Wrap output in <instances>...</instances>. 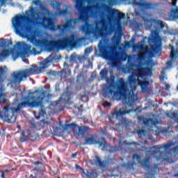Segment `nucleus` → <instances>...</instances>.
I'll list each match as a JSON object with an SVG mask.
<instances>
[{"mask_svg":"<svg viewBox=\"0 0 178 178\" xmlns=\"http://www.w3.org/2000/svg\"><path fill=\"white\" fill-rule=\"evenodd\" d=\"M133 5L138 6L141 12H144V10L147 9H152V8H154V4H152V3H148L147 1H144V0H133Z\"/></svg>","mask_w":178,"mask_h":178,"instance_id":"4468645a","label":"nucleus"},{"mask_svg":"<svg viewBox=\"0 0 178 178\" xmlns=\"http://www.w3.org/2000/svg\"><path fill=\"white\" fill-rule=\"evenodd\" d=\"M61 102H62V97H60L58 100L54 102V105L56 106L60 105Z\"/></svg>","mask_w":178,"mask_h":178,"instance_id":"a19ab883","label":"nucleus"},{"mask_svg":"<svg viewBox=\"0 0 178 178\" xmlns=\"http://www.w3.org/2000/svg\"><path fill=\"white\" fill-rule=\"evenodd\" d=\"M86 178H97L98 177V174L94 171H87L86 172L83 173Z\"/></svg>","mask_w":178,"mask_h":178,"instance_id":"bb28decb","label":"nucleus"},{"mask_svg":"<svg viewBox=\"0 0 178 178\" xmlns=\"http://www.w3.org/2000/svg\"><path fill=\"white\" fill-rule=\"evenodd\" d=\"M103 106H104V108H108V106H111V103H109V102H106V103L103 104Z\"/></svg>","mask_w":178,"mask_h":178,"instance_id":"09e8293b","label":"nucleus"},{"mask_svg":"<svg viewBox=\"0 0 178 178\" xmlns=\"http://www.w3.org/2000/svg\"><path fill=\"white\" fill-rule=\"evenodd\" d=\"M170 88V85H169L168 83L165 84V90H166V91H169Z\"/></svg>","mask_w":178,"mask_h":178,"instance_id":"864d4df0","label":"nucleus"},{"mask_svg":"<svg viewBox=\"0 0 178 178\" xmlns=\"http://www.w3.org/2000/svg\"><path fill=\"white\" fill-rule=\"evenodd\" d=\"M3 89L2 87H0V102H2V104H6V99L5 97H6V95L3 92H2Z\"/></svg>","mask_w":178,"mask_h":178,"instance_id":"7c9ffc66","label":"nucleus"},{"mask_svg":"<svg viewBox=\"0 0 178 178\" xmlns=\"http://www.w3.org/2000/svg\"><path fill=\"white\" fill-rule=\"evenodd\" d=\"M26 139H27V136H26V134L24 133V131L22 132L21 136H20V138H19L20 141L22 143H24V141Z\"/></svg>","mask_w":178,"mask_h":178,"instance_id":"e433bc0d","label":"nucleus"},{"mask_svg":"<svg viewBox=\"0 0 178 178\" xmlns=\"http://www.w3.org/2000/svg\"><path fill=\"white\" fill-rule=\"evenodd\" d=\"M120 40H121L120 36H118L117 38L115 37L114 38V42H115L117 45H119V44H120Z\"/></svg>","mask_w":178,"mask_h":178,"instance_id":"58836bf2","label":"nucleus"},{"mask_svg":"<svg viewBox=\"0 0 178 178\" xmlns=\"http://www.w3.org/2000/svg\"><path fill=\"white\" fill-rule=\"evenodd\" d=\"M51 6L54 9H56L57 10L59 16H65V15H67L69 13V10L67 8H65V10H60V3L53 1L51 2Z\"/></svg>","mask_w":178,"mask_h":178,"instance_id":"dca6fc26","label":"nucleus"},{"mask_svg":"<svg viewBox=\"0 0 178 178\" xmlns=\"http://www.w3.org/2000/svg\"><path fill=\"white\" fill-rule=\"evenodd\" d=\"M23 95H24V93H23V92H21V97H23Z\"/></svg>","mask_w":178,"mask_h":178,"instance_id":"69168bd1","label":"nucleus"},{"mask_svg":"<svg viewBox=\"0 0 178 178\" xmlns=\"http://www.w3.org/2000/svg\"><path fill=\"white\" fill-rule=\"evenodd\" d=\"M33 163L34 165H35V166H38V165H41V163H41L40 161H35Z\"/></svg>","mask_w":178,"mask_h":178,"instance_id":"5fc2aeb1","label":"nucleus"},{"mask_svg":"<svg viewBox=\"0 0 178 178\" xmlns=\"http://www.w3.org/2000/svg\"><path fill=\"white\" fill-rule=\"evenodd\" d=\"M102 143L105 144L102 145V147H103V148H106V149H107V151H108V152L111 154H113V152H116V151H118V147L115 146H111L109 144H108V142H106V138L104 137H102Z\"/></svg>","mask_w":178,"mask_h":178,"instance_id":"aec40b11","label":"nucleus"},{"mask_svg":"<svg viewBox=\"0 0 178 178\" xmlns=\"http://www.w3.org/2000/svg\"><path fill=\"white\" fill-rule=\"evenodd\" d=\"M95 160L94 161V163L95 165H99L100 168H106V161H102L101 157L99 156H95Z\"/></svg>","mask_w":178,"mask_h":178,"instance_id":"b1692460","label":"nucleus"},{"mask_svg":"<svg viewBox=\"0 0 178 178\" xmlns=\"http://www.w3.org/2000/svg\"><path fill=\"white\" fill-rule=\"evenodd\" d=\"M155 63L152 62L151 60H149V67H140L136 70V77L138 79H141L144 77V76H147L149 72V76H152V66H154Z\"/></svg>","mask_w":178,"mask_h":178,"instance_id":"f8f14e48","label":"nucleus"},{"mask_svg":"<svg viewBox=\"0 0 178 178\" xmlns=\"http://www.w3.org/2000/svg\"><path fill=\"white\" fill-rule=\"evenodd\" d=\"M175 177H178V172H177L176 174H175Z\"/></svg>","mask_w":178,"mask_h":178,"instance_id":"0e129e2a","label":"nucleus"},{"mask_svg":"<svg viewBox=\"0 0 178 178\" xmlns=\"http://www.w3.org/2000/svg\"><path fill=\"white\" fill-rule=\"evenodd\" d=\"M110 15L112 16V17H115L116 20H122V19L124 17V14L116 9H113Z\"/></svg>","mask_w":178,"mask_h":178,"instance_id":"4be33fe9","label":"nucleus"},{"mask_svg":"<svg viewBox=\"0 0 178 178\" xmlns=\"http://www.w3.org/2000/svg\"><path fill=\"white\" fill-rule=\"evenodd\" d=\"M42 123L43 124H47V126H49V129H50V131L52 133H55V127H54V125H52V124H51V122L49 121H47L45 120H42Z\"/></svg>","mask_w":178,"mask_h":178,"instance_id":"c756f323","label":"nucleus"},{"mask_svg":"<svg viewBox=\"0 0 178 178\" xmlns=\"http://www.w3.org/2000/svg\"><path fill=\"white\" fill-rule=\"evenodd\" d=\"M91 52V49L87 48L85 49V54H90Z\"/></svg>","mask_w":178,"mask_h":178,"instance_id":"8fccbe9b","label":"nucleus"},{"mask_svg":"<svg viewBox=\"0 0 178 178\" xmlns=\"http://www.w3.org/2000/svg\"><path fill=\"white\" fill-rule=\"evenodd\" d=\"M37 99H38V101H37V102H40V104L38 106L40 107V110L39 111V115L35 116V118L38 120H40V118L42 117L45 116L47 112L45 111V108L44 107V104H42V99L43 98L41 97L40 96H38L37 97Z\"/></svg>","mask_w":178,"mask_h":178,"instance_id":"412c9836","label":"nucleus"},{"mask_svg":"<svg viewBox=\"0 0 178 178\" xmlns=\"http://www.w3.org/2000/svg\"><path fill=\"white\" fill-rule=\"evenodd\" d=\"M145 54H147V55L149 54V48L148 47V46H146L145 47V54L140 53L138 55V60H144V59H145Z\"/></svg>","mask_w":178,"mask_h":178,"instance_id":"393cba45","label":"nucleus"},{"mask_svg":"<svg viewBox=\"0 0 178 178\" xmlns=\"http://www.w3.org/2000/svg\"><path fill=\"white\" fill-rule=\"evenodd\" d=\"M122 168H125L126 169H128L129 170L131 169H134V162H130L128 161L127 163H124L121 164Z\"/></svg>","mask_w":178,"mask_h":178,"instance_id":"cd10ccee","label":"nucleus"},{"mask_svg":"<svg viewBox=\"0 0 178 178\" xmlns=\"http://www.w3.org/2000/svg\"><path fill=\"white\" fill-rule=\"evenodd\" d=\"M72 158H76L77 156V153H74L72 154Z\"/></svg>","mask_w":178,"mask_h":178,"instance_id":"13d9d810","label":"nucleus"},{"mask_svg":"<svg viewBox=\"0 0 178 178\" xmlns=\"http://www.w3.org/2000/svg\"><path fill=\"white\" fill-rule=\"evenodd\" d=\"M75 168L77 170H80V172L83 175V173H85L84 169H83L82 168L80 167V165H76Z\"/></svg>","mask_w":178,"mask_h":178,"instance_id":"ea45409f","label":"nucleus"},{"mask_svg":"<svg viewBox=\"0 0 178 178\" xmlns=\"http://www.w3.org/2000/svg\"><path fill=\"white\" fill-rule=\"evenodd\" d=\"M173 145V142H170L162 145L154 146V150L152 151V155L159 154V155L155 156L156 161H164V162H168V163H174L175 156L173 154V152H170V150L168 151L165 154L161 152V149L166 151Z\"/></svg>","mask_w":178,"mask_h":178,"instance_id":"0eeeda50","label":"nucleus"},{"mask_svg":"<svg viewBox=\"0 0 178 178\" xmlns=\"http://www.w3.org/2000/svg\"><path fill=\"white\" fill-rule=\"evenodd\" d=\"M45 69V66L38 67L37 65H32L30 68L25 70H19L13 72L10 75V79L8 80L9 84L12 86H17L24 81L27 77L33 76V74H38L41 73V70Z\"/></svg>","mask_w":178,"mask_h":178,"instance_id":"423d86ee","label":"nucleus"},{"mask_svg":"<svg viewBox=\"0 0 178 178\" xmlns=\"http://www.w3.org/2000/svg\"><path fill=\"white\" fill-rule=\"evenodd\" d=\"M139 47L140 48H143L144 46L143 44H140Z\"/></svg>","mask_w":178,"mask_h":178,"instance_id":"338daca9","label":"nucleus"},{"mask_svg":"<svg viewBox=\"0 0 178 178\" xmlns=\"http://www.w3.org/2000/svg\"><path fill=\"white\" fill-rule=\"evenodd\" d=\"M49 62H51V60H49V58H47L46 59V63H49Z\"/></svg>","mask_w":178,"mask_h":178,"instance_id":"e2e57ef3","label":"nucleus"},{"mask_svg":"<svg viewBox=\"0 0 178 178\" xmlns=\"http://www.w3.org/2000/svg\"><path fill=\"white\" fill-rule=\"evenodd\" d=\"M4 110L6 111L4 118H6L8 123H15V122H16V116H15L13 112L10 111V108L8 106H5Z\"/></svg>","mask_w":178,"mask_h":178,"instance_id":"2eb2a0df","label":"nucleus"},{"mask_svg":"<svg viewBox=\"0 0 178 178\" xmlns=\"http://www.w3.org/2000/svg\"><path fill=\"white\" fill-rule=\"evenodd\" d=\"M134 161L136 159L138 162H140V165L147 169V172L149 176H147L146 178H155V175L156 172L159 170V164L154 163L153 165H151V156H146L143 160H141V156L138 154H134L133 155Z\"/></svg>","mask_w":178,"mask_h":178,"instance_id":"1a4fd4ad","label":"nucleus"},{"mask_svg":"<svg viewBox=\"0 0 178 178\" xmlns=\"http://www.w3.org/2000/svg\"><path fill=\"white\" fill-rule=\"evenodd\" d=\"M138 84L141 88L142 92L149 94V87H148L149 86V81H141L138 79Z\"/></svg>","mask_w":178,"mask_h":178,"instance_id":"a211bd4d","label":"nucleus"},{"mask_svg":"<svg viewBox=\"0 0 178 178\" xmlns=\"http://www.w3.org/2000/svg\"><path fill=\"white\" fill-rule=\"evenodd\" d=\"M170 152H173V155L176 154V152H178V145L171 149H170Z\"/></svg>","mask_w":178,"mask_h":178,"instance_id":"4c0bfd02","label":"nucleus"},{"mask_svg":"<svg viewBox=\"0 0 178 178\" xmlns=\"http://www.w3.org/2000/svg\"><path fill=\"white\" fill-rule=\"evenodd\" d=\"M169 18L172 20H176V19H178V6H176L175 8H172L170 10Z\"/></svg>","mask_w":178,"mask_h":178,"instance_id":"5701e85b","label":"nucleus"},{"mask_svg":"<svg viewBox=\"0 0 178 178\" xmlns=\"http://www.w3.org/2000/svg\"><path fill=\"white\" fill-rule=\"evenodd\" d=\"M111 80V83L109 84V86L103 90V97L104 98H113L118 92L120 98L124 101L125 104L136 102V95H134L136 87L134 84L137 83V80L134 78V76L130 75L128 77V83L131 88V90L126 85L124 79L118 78L117 82H115V77L113 76Z\"/></svg>","mask_w":178,"mask_h":178,"instance_id":"f03ea898","label":"nucleus"},{"mask_svg":"<svg viewBox=\"0 0 178 178\" xmlns=\"http://www.w3.org/2000/svg\"><path fill=\"white\" fill-rule=\"evenodd\" d=\"M145 119V118H144L143 116H139L138 118V120H139V122H144Z\"/></svg>","mask_w":178,"mask_h":178,"instance_id":"de8ad7c7","label":"nucleus"},{"mask_svg":"<svg viewBox=\"0 0 178 178\" xmlns=\"http://www.w3.org/2000/svg\"><path fill=\"white\" fill-rule=\"evenodd\" d=\"M151 23H152L151 26H153V27L155 30V31H154V33H155L156 31H158V30H159V29L165 28V24H163V22H162V20L152 19H151Z\"/></svg>","mask_w":178,"mask_h":178,"instance_id":"6ab92c4d","label":"nucleus"},{"mask_svg":"<svg viewBox=\"0 0 178 178\" xmlns=\"http://www.w3.org/2000/svg\"><path fill=\"white\" fill-rule=\"evenodd\" d=\"M99 74L100 77L105 79V77H106V74H108V71L106 69H103L101 70Z\"/></svg>","mask_w":178,"mask_h":178,"instance_id":"f704fd0d","label":"nucleus"},{"mask_svg":"<svg viewBox=\"0 0 178 178\" xmlns=\"http://www.w3.org/2000/svg\"><path fill=\"white\" fill-rule=\"evenodd\" d=\"M129 145H139V144L136 142H131L129 143Z\"/></svg>","mask_w":178,"mask_h":178,"instance_id":"3c124183","label":"nucleus"},{"mask_svg":"<svg viewBox=\"0 0 178 178\" xmlns=\"http://www.w3.org/2000/svg\"><path fill=\"white\" fill-rule=\"evenodd\" d=\"M41 105V102H37L34 95H27L24 97V101L19 103L17 108H14L15 112H19L22 111L23 108H38V106Z\"/></svg>","mask_w":178,"mask_h":178,"instance_id":"9d476101","label":"nucleus"},{"mask_svg":"<svg viewBox=\"0 0 178 178\" xmlns=\"http://www.w3.org/2000/svg\"><path fill=\"white\" fill-rule=\"evenodd\" d=\"M98 49L100 54L107 58L114 66H116L120 60L124 62L127 59V54L125 52L110 50L108 47V42L105 38L99 41Z\"/></svg>","mask_w":178,"mask_h":178,"instance_id":"39448f33","label":"nucleus"},{"mask_svg":"<svg viewBox=\"0 0 178 178\" xmlns=\"http://www.w3.org/2000/svg\"><path fill=\"white\" fill-rule=\"evenodd\" d=\"M8 44V42H6V39L1 38L0 39V47L1 48H5Z\"/></svg>","mask_w":178,"mask_h":178,"instance_id":"72a5a7b5","label":"nucleus"},{"mask_svg":"<svg viewBox=\"0 0 178 178\" xmlns=\"http://www.w3.org/2000/svg\"><path fill=\"white\" fill-rule=\"evenodd\" d=\"M10 55V51L9 49H3L0 52V58H8Z\"/></svg>","mask_w":178,"mask_h":178,"instance_id":"c85d7f7f","label":"nucleus"},{"mask_svg":"<svg viewBox=\"0 0 178 178\" xmlns=\"http://www.w3.org/2000/svg\"><path fill=\"white\" fill-rule=\"evenodd\" d=\"M145 133V131L144 129H140L138 131V134H144Z\"/></svg>","mask_w":178,"mask_h":178,"instance_id":"603ef678","label":"nucleus"},{"mask_svg":"<svg viewBox=\"0 0 178 178\" xmlns=\"http://www.w3.org/2000/svg\"><path fill=\"white\" fill-rule=\"evenodd\" d=\"M148 42L149 44V47L154 54H159L161 51H162V48L161 47V42L158 40V38L155 36H152V38H148Z\"/></svg>","mask_w":178,"mask_h":178,"instance_id":"ddd939ff","label":"nucleus"},{"mask_svg":"<svg viewBox=\"0 0 178 178\" xmlns=\"http://www.w3.org/2000/svg\"><path fill=\"white\" fill-rule=\"evenodd\" d=\"M85 144H86V145H92V144H94V145L98 144V145L99 147H102V145H104L105 146V144H104L102 143V137H101L99 139V140H97L94 138V135H92V134L90 135V137L87 138L85 140Z\"/></svg>","mask_w":178,"mask_h":178,"instance_id":"f3484780","label":"nucleus"},{"mask_svg":"<svg viewBox=\"0 0 178 178\" xmlns=\"http://www.w3.org/2000/svg\"><path fill=\"white\" fill-rule=\"evenodd\" d=\"M30 177L31 178H37V174L36 173H34V175L32 174L30 175Z\"/></svg>","mask_w":178,"mask_h":178,"instance_id":"4d7b16f0","label":"nucleus"},{"mask_svg":"<svg viewBox=\"0 0 178 178\" xmlns=\"http://www.w3.org/2000/svg\"><path fill=\"white\" fill-rule=\"evenodd\" d=\"M31 41L33 45L40 51L44 48V49L49 51V52H52L55 51V49L76 47L80 42V39L76 37L74 34H72L57 40H48L47 39L38 40L33 38Z\"/></svg>","mask_w":178,"mask_h":178,"instance_id":"7ed1b4c3","label":"nucleus"},{"mask_svg":"<svg viewBox=\"0 0 178 178\" xmlns=\"http://www.w3.org/2000/svg\"><path fill=\"white\" fill-rule=\"evenodd\" d=\"M101 23H102V29L100 28L98 29V33L100 35H102V34H104L102 29L106 30L108 29V24H106V21L104 19L101 21Z\"/></svg>","mask_w":178,"mask_h":178,"instance_id":"a878e982","label":"nucleus"},{"mask_svg":"<svg viewBox=\"0 0 178 178\" xmlns=\"http://www.w3.org/2000/svg\"><path fill=\"white\" fill-rule=\"evenodd\" d=\"M135 14L136 15V16H140V12L138 11H136Z\"/></svg>","mask_w":178,"mask_h":178,"instance_id":"680f3d73","label":"nucleus"},{"mask_svg":"<svg viewBox=\"0 0 178 178\" xmlns=\"http://www.w3.org/2000/svg\"><path fill=\"white\" fill-rule=\"evenodd\" d=\"M163 74L160 76V80H161V81H163V80H165V72H162Z\"/></svg>","mask_w":178,"mask_h":178,"instance_id":"49530a36","label":"nucleus"},{"mask_svg":"<svg viewBox=\"0 0 178 178\" xmlns=\"http://www.w3.org/2000/svg\"><path fill=\"white\" fill-rule=\"evenodd\" d=\"M126 113H130V111H123L122 110H118L117 112H115V115L117 118H120V116H123V115H126Z\"/></svg>","mask_w":178,"mask_h":178,"instance_id":"2f4dec72","label":"nucleus"},{"mask_svg":"<svg viewBox=\"0 0 178 178\" xmlns=\"http://www.w3.org/2000/svg\"><path fill=\"white\" fill-rule=\"evenodd\" d=\"M15 48L17 49V58L19 56L22 60H24L26 58H29L31 55H40L41 54V51H37V49L34 47L31 49V45L24 42H17L15 45Z\"/></svg>","mask_w":178,"mask_h":178,"instance_id":"6e6552de","label":"nucleus"},{"mask_svg":"<svg viewBox=\"0 0 178 178\" xmlns=\"http://www.w3.org/2000/svg\"><path fill=\"white\" fill-rule=\"evenodd\" d=\"M26 15H15L12 19L13 27L18 35H27L31 31V24L35 20V9L31 7L25 12Z\"/></svg>","mask_w":178,"mask_h":178,"instance_id":"20e7f679","label":"nucleus"},{"mask_svg":"<svg viewBox=\"0 0 178 178\" xmlns=\"http://www.w3.org/2000/svg\"><path fill=\"white\" fill-rule=\"evenodd\" d=\"M80 79H81V75H78L76 76V83H77V84H81V81H80Z\"/></svg>","mask_w":178,"mask_h":178,"instance_id":"c03bdc74","label":"nucleus"},{"mask_svg":"<svg viewBox=\"0 0 178 178\" xmlns=\"http://www.w3.org/2000/svg\"><path fill=\"white\" fill-rule=\"evenodd\" d=\"M9 172H10V170H4L1 171V178H6V175H8V173H9Z\"/></svg>","mask_w":178,"mask_h":178,"instance_id":"c9c22d12","label":"nucleus"},{"mask_svg":"<svg viewBox=\"0 0 178 178\" xmlns=\"http://www.w3.org/2000/svg\"><path fill=\"white\" fill-rule=\"evenodd\" d=\"M3 68L2 67H0V80L3 76Z\"/></svg>","mask_w":178,"mask_h":178,"instance_id":"37998d69","label":"nucleus"},{"mask_svg":"<svg viewBox=\"0 0 178 178\" xmlns=\"http://www.w3.org/2000/svg\"><path fill=\"white\" fill-rule=\"evenodd\" d=\"M75 2L76 9L79 12L78 18L67 19L63 25H55L52 18L46 17L45 15H38L36 18L38 24L42 26L44 29H49L51 31L58 30L60 34L63 35V34L67 33L69 30L73 29V24H76L79 22H82L85 24L81 26V30L85 33L86 35H91L94 33V28H92V24L88 22V17L90 16L97 17L102 6L99 3L84 6L83 0H75Z\"/></svg>","mask_w":178,"mask_h":178,"instance_id":"f257e3e1","label":"nucleus"},{"mask_svg":"<svg viewBox=\"0 0 178 178\" xmlns=\"http://www.w3.org/2000/svg\"><path fill=\"white\" fill-rule=\"evenodd\" d=\"M64 101H65L67 102V104H72V95L70 94V92H67L65 94Z\"/></svg>","mask_w":178,"mask_h":178,"instance_id":"473e14b6","label":"nucleus"},{"mask_svg":"<svg viewBox=\"0 0 178 178\" xmlns=\"http://www.w3.org/2000/svg\"><path fill=\"white\" fill-rule=\"evenodd\" d=\"M145 40H147V37L143 38V40L141 41V44H144V42H145Z\"/></svg>","mask_w":178,"mask_h":178,"instance_id":"052dcab7","label":"nucleus"},{"mask_svg":"<svg viewBox=\"0 0 178 178\" xmlns=\"http://www.w3.org/2000/svg\"><path fill=\"white\" fill-rule=\"evenodd\" d=\"M174 118H176V114H173Z\"/></svg>","mask_w":178,"mask_h":178,"instance_id":"774afa93","label":"nucleus"},{"mask_svg":"<svg viewBox=\"0 0 178 178\" xmlns=\"http://www.w3.org/2000/svg\"><path fill=\"white\" fill-rule=\"evenodd\" d=\"M41 170L40 168H35L31 170V172H37V173H38V172H40Z\"/></svg>","mask_w":178,"mask_h":178,"instance_id":"a18cd8bd","label":"nucleus"},{"mask_svg":"<svg viewBox=\"0 0 178 178\" xmlns=\"http://www.w3.org/2000/svg\"><path fill=\"white\" fill-rule=\"evenodd\" d=\"M65 127H70L72 129L74 135L78 138H84L86 137V134L90 130V127H80L75 123L67 124L65 125Z\"/></svg>","mask_w":178,"mask_h":178,"instance_id":"9b49d317","label":"nucleus"},{"mask_svg":"<svg viewBox=\"0 0 178 178\" xmlns=\"http://www.w3.org/2000/svg\"><path fill=\"white\" fill-rule=\"evenodd\" d=\"M152 120V119L151 118H145L143 123L144 124H148L149 123V122H151Z\"/></svg>","mask_w":178,"mask_h":178,"instance_id":"79ce46f5","label":"nucleus"},{"mask_svg":"<svg viewBox=\"0 0 178 178\" xmlns=\"http://www.w3.org/2000/svg\"><path fill=\"white\" fill-rule=\"evenodd\" d=\"M170 4H171L172 6H175V8H176V6H176L177 5V2L176 1L171 2V3H170Z\"/></svg>","mask_w":178,"mask_h":178,"instance_id":"6e6d98bb","label":"nucleus"},{"mask_svg":"<svg viewBox=\"0 0 178 178\" xmlns=\"http://www.w3.org/2000/svg\"><path fill=\"white\" fill-rule=\"evenodd\" d=\"M5 2H6V0H1L0 3H1V5H5Z\"/></svg>","mask_w":178,"mask_h":178,"instance_id":"bf43d9fd","label":"nucleus"}]
</instances>
